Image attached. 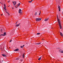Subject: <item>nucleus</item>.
<instances>
[{"label": "nucleus", "mask_w": 63, "mask_h": 63, "mask_svg": "<svg viewBox=\"0 0 63 63\" xmlns=\"http://www.w3.org/2000/svg\"><path fill=\"white\" fill-rule=\"evenodd\" d=\"M57 19L58 20L59 24L60 27V29H61L62 28H61V24H60V20H59V18H58V15H57Z\"/></svg>", "instance_id": "obj_1"}, {"label": "nucleus", "mask_w": 63, "mask_h": 63, "mask_svg": "<svg viewBox=\"0 0 63 63\" xmlns=\"http://www.w3.org/2000/svg\"><path fill=\"white\" fill-rule=\"evenodd\" d=\"M41 20V19L40 18H36V21H39Z\"/></svg>", "instance_id": "obj_2"}, {"label": "nucleus", "mask_w": 63, "mask_h": 63, "mask_svg": "<svg viewBox=\"0 0 63 63\" xmlns=\"http://www.w3.org/2000/svg\"><path fill=\"white\" fill-rule=\"evenodd\" d=\"M12 3H13L14 6H15L16 5V1H13Z\"/></svg>", "instance_id": "obj_3"}, {"label": "nucleus", "mask_w": 63, "mask_h": 63, "mask_svg": "<svg viewBox=\"0 0 63 63\" xmlns=\"http://www.w3.org/2000/svg\"><path fill=\"white\" fill-rule=\"evenodd\" d=\"M18 13L19 14H20L21 13V10L20 9H19V10Z\"/></svg>", "instance_id": "obj_4"}, {"label": "nucleus", "mask_w": 63, "mask_h": 63, "mask_svg": "<svg viewBox=\"0 0 63 63\" xmlns=\"http://www.w3.org/2000/svg\"><path fill=\"white\" fill-rule=\"evenodd\" d=\"M58 8L59 11H60V6H59V5H58Z\"/></svg>", "instance_id": "obj_5"}, {"label": "nucleus", "mask_w": 63, "mask_h": 63, "mask_svg": "<svg viewBox=\"0 0 63 63\" xmlns=\"http://www.w3.org/2000/svg\"><path fill=\"white\" fill-rule=\"evenodd\" d=\"M1 55H2L3 57H6L7 56L6 55L4 54Z\"/></svg>", "instance_id": "obj_6"}, {"label": "nucleus", "mask_w": 63, "mask_h": 63, "mask_svg": "<svg viewBox=\"0 0 63 63\" xmlns=\"http://www.w3.org/2000/svg\"><path fill=\"white\" fill-rule=\"evenodd\" d=\"M18 50H19V49H18V48H17L16 49H15L14 51H18Z\"/></svg>", "instance_id": "obj_7"}, {"label": "nucleus", "mask_w": 63, "mask_h": 63, "mask_svg": "<svg viewBox=\"0 0 63 63\" xmlns=\"http://www.w3.org/2000/svg\"><path fill=\"white\" fill-rule=\"evenodd\" d=\"M48 18H47L46 19H45L44 20L45 21H47V20H48Z\"/></svg>", "instance_id": "obj_8"}, {"label": "nucleus", "mask_w": 63, "mask_h": 63, "mask_svg": "<svg viewBox=\"0 0 63 63\" xmlns=\"http://www.w3.org/2000/svg\"><path fill=\"white\" fill-rule=\"evenodd\" d=\"M60 35H61V36L62 37V36H63V34H62V33H61V32H60Z\"/></svg>", "instance_id": "obj_9"}, {"label": "nucleus", "mask_w": 63, "mask_h": 63, "mask_svg": "<svg viewBox=\"0 0 63 63\" xmlns=\"http://www.w3.org/2000/svg\"><path fill=\"white\" fill-rule=\"evenodd\" d=\"M3 35L4 36H6V35H7V34H6V32H4L3 33Z\"/></svg>", "instance_id": "obj_10"}, {"label": "nucleus", "mask_w": 63, "mask_h": 63, "mask_svg": "<svg viewBox=\"0 0 63 63\" xmlns=\"http://www.w3.org/2000/svg\"><path fill=\"white\" fill-rule=\"evenodd\" d=\"M20 23H19L17 25H16L15 26L16 27H18V26H19V25Z\"/></svg>", "instance_id": "obj_11"}, {"label": "nucleus", "mask_w": 63, "mask_h": 63, "mask_svg": "<svg viewBox=\"0 0 63 63\" xmlns=\"http://www.w3.org/2000/svg\"><path fill=\"white\" fill-rule=\"evenodd\" d=\"M59 51H60L61 53H63V51H61V50H59Z\"/></svg>", "instance_id": "obj_12"}, {"label": "nucleus", "mask_w": 63, "mask_h": 63, "mask_svg": "<svg viewBox=\"0 0 63 63\" xmlns=\"http://www.w3.org/2000/svg\"><path fill=\"white\" fill-rule=\"evenodd\" d=\"M5 12L6 13H7V14H8V16H10V14H9V13H8V12L5 11Z\"/></svg>", "instance_id": "obj_13"}, {"label": "nucleus", "mask_w": 63, "mask_h": 63, "mask_svg": "<svg viewBox=\"0 0 63 63\" xmlns=\"http://www.w3.org/2000/svg\"><path fill=\"white\" fill-rule=\"evenodd\" d=\"M41 44V43H38L35 44V45H39Z\"/></svg>", "instance_id": "obj_14"}, {"label": "nucleus", "mask_w": 63, "mask_h": 63, "mask_svg": "<svg viewBox=\"0 0 63 63\" xmlns=\"http://www.w3.org/2000/svg\"><path fill=\"white\" fill-rule=\"evenodd\" d=\"M20 5V3H19L17 5L18 6H17V7H18V6H19Z\"/></svg>", "instance_id": "obj_15"}, {"label": "nucleus", "mask_w": 63, "mask_h": 63, "mask_svg": "<svg viewBox=\"0 0 63 63\" xmlns=\"http://www.w3.org/2000/svg\"><path fill=\"white\" fill-rule=\"evenodd\" d=\"M32 1L33 0H32L31 1H29V3H31V2H32Z\"/></svg>", "instance_id": "obj_16"}, {"label": "nucleus", "mask_w": 63, "mask_h": 63, "mask_svg": "<svg viewBox=\"0 0 63 63\" xmlns=\"http://www.w3.org/2000/svg\"><path fill=\"white\" fill-rule=\"evenodd\" d=\"M24 53L23 55V58H24Z\"/></svg>", "instance_id": "obj_17"}, {"label": "nucleus", "mask_w": 63, "mask_h": 63, "mask_svg": "<svg viewBox=\"0 0 63 63\" xmlns=\"http://www.w3.org/2000/svg\"><path fill=\"white\" fill-rule=\"evenodd\" d=\"M41 59V57H40L38 59V60H40Z\"/></svg>", "instance_id": "obj_18"}, {"label": "nucleus", "mask_w": 63, "mask_h": 63, "mask_svg": "<svg viewBox=\"0 0 63 63\" xmlns=\"http://www.w3.org/2000/svg\"><path fill=\"white\" fill-rule=\"evenodd\" d=\"M37 12H35L34 14L35 16H36V15H37Z\"/></svg>", "instance_id": "obj_19"}, {"label": "nucleus", "mask_w": 63, "mask_h": 63, "mask_svg": "<svg viewBox=\"0 0 63 63\" xmlns=\"http://www.w3.org/2000/svg\"><path fill=\"white\" fill-rule=\"evenodd\" d=\"M4 7H5V8H6V5L5 4H4Z\"/></svg>", "instance_id": "obj_20"}, {"label": "nucleus", "mask_w": 63, "mask_h": 63, "mask_svg": "<svg viewBox=\"0 0 63 63\" xmlns=\"http://www.w3.org/2000/svg\"><path fill=\"white\" fill-rule=\"evenodd\" d=\"M40 34V33H37L36 34L37 35H39V34Z\"/></svg>", "instance_id": "obj_21"}, {"label": "nucleus", "mask_w": 63, "mask_h": 63, "mask_svg": "<svg viewBox=\"0 0 63 63\" xmlns=\"http://www.w3.org/2000/svg\"><path fill=\"white\" fill-rule=\"evenodd\" d=\"M12 41V40H11L10 41H9L10 43H11V41Z\"/></svg>", "instance_id": "obj_22"}, {"label": "nucleus", "mask_w": 63, "mask_h": 63, "mask_svg": "<svg viewBox=\"0 0 63 63\" xmlns=\"http://www.w3.org/2000/svg\"><path fill=\"white\" fill-rule=\"evenodd\" d=\"M3 34H1V36H4V35Z\"/></svg>", "instance_id": "obj_23"}, {"label": "nucleus", "mask_w": 63, "mask_h": 63, "mask_svg": "<svg viewBox=\"0 0 63 63\" xmlns=\"http://www.w3.org/2000/svg\"><path fill=\"white\" fill-rule=\"evenodd\" d=\"M23 47L22 46H21V48H23Z\"/></svg>", "instance_id": "obj_24"}, {"label": "nucleus", "mask_w": 63, "mask_h": 63, "mask_svg": "<svg viewBox=\"0 0 63 63\" xmlns=\"http://www.w3.org/2000/svg\"><path fill=\"white\" fill-rule=\"evenodd\" d=\"M16 60H19V58H17L16 59Z\"/></svg>", "instance_id": "obj_25"}, {"label": "nucleus", "mask_w": 63, "mask_h": 63, "mask_svg": "<svg viewBox=\"0 0 63 63\" xmlns=\"http://www.w3.org/2000/svg\"><path fill=\"white\" fill-rule=\"evenodd\" d=\"M10 1L9 0V1H7V2L8 3H9V2H10Z\"/></svg>", "instance_id": "obj_26"}, {"label": "nucleus", "mask_w": 63, "mask_h": 63, "mask_svg": "<svg viewBox=\"0 0 63 63\" xmlns=\"http://www.w3.org/2000/svg\"><path fill=\"white\" fill-rule=\"evenodd\" d=\"M24 45H23L22 46V47H24Z\"/></svg>", "instance_id": "obj_27"}, {"label": "nucleus", "mask_w": 63, "mask_h": 63, "mask_svg": "<svg viewBox=\"0 0 63 63\" xmlns=\"http://www.w3.org/2000/svg\"><path fill=\"white\" fill-rule=\"evenodd\" d=\"M20 60V61H22V60Z\"/></svg>", "instance_id": "obj_28"}, {"label": "nucleus", "mask_w": 63, "mask_h": 63, "mask_svg": "<svg viewBox=\"0 0 63 63\" xmlns=\"http://www.w3.org/2000/svg\"><path fill=\"white\" fill-rule=\"evenodd\" d=\"M5 11H6H6H7V10H6V9H5Z\"/></svg>", "instance_id": "obj_29"}, {"label": "nucleus", "mask_w": 63, "mask_h": 63, "mask_svg": "<svg viewBox=\"0 0 63 63\" xmlns=\"http://www.w3.org/2000/svg\"><path fill=\"white\" fill-rule=\"evenodd\" d=\"M5 8H5V7H4V8H3V9H5Z\"/></svg>", "instance_id": "obj_30"}, {"label": "nucleus", "mask_w": 63, "mask_h": 63, "mask_svg": "<svg viewBox=\"0 0 63 63\" xmlns=\"http://www.w3.org/2000/svg\"><path fill=\"white\" fill-rule=\"evenodd\" d=\"M40 14H41L40 12V13H39V15H40Z\"/></svg>", "instance_id": "obj_31"}, {"label": "nucleus", "mask_w": 63, "mask_h": 63, "mask_svg": "<svg viewBox=\"0 0 63 63\" xmlns=\"http://www.w3.org/2000/svg\"><path fill=\"white\" fill-rule=\"evenodd\" d=\"M17 23V22H16V23Z\"/></svg>", "instance_id": "obj_32"}, {"label": "nucleus", "mask_w": 63, "mask_h": 63, "mask_svg": "<svg viewBox=\"0 0 63 63\" xmlns=\"http://www.w3.org/2000/svg\"><path fill=\"white\" fill-rule=\"evenodd\" d=\"M62 15H63V13H62Z\"/></svg>", "instance_id": "obj_33"}, {"label": "nucleus", "mask_w": 63, "mask_h": 63, "mask_svg": "<svg viewBox=\"0 0 63 63\" xmlns=\"http://www.w3.org/2000/svg\"><path fill=\"white\" fill-rule=\"evenodd\" d=\"M10 7V6H8V7Z\"/></svg>", "instance_id": "obj_34"}, {"label": "nucleus", "mask_w": 63, "mask_h": 63, "mask_svg": "<svg viewBox=\"0 0 63 63\" xmlns=\"http://www.w3.org/2000/svg\"><path fill=\"white\" fill-rule=\"evenodd\" d=\"M1 16H3V15L1 14Z\"/></svg>", "instance_id": "obj_35"}, {"label": "nucleus", "mask_w": 63, "mask_h": 63, "mask_svg": "<svg viewBox=\"0 0 63 63\" xmlns=\"http://www.w3.org/2000/svg\"><path fill=\"white\" fill-rule=\"evenodd\" d=\"M12 9H14V8H13V7L12 8Z\"/></svg>", "instance_id": "obj_36"}, {"label": "nucleus", "mask_w": 63, "mask_h": 63, "mask_svg": "<svg viewBox=\"0 0 63 63\" xmlns=\"http://www.w3.org/2000/svg\"><path fill=\"white\" fill-rule=\"evenodd\" d=\"M4 11H5V9H4Z\"/></svg>", "instance_id": "obj_37"}, {"label": "nucleus", "mask_w": 63, "mask_h": 63, "mask_svg": "<svg viewBox=\"0 0 63 63\" xmlns=\"http://www.w3.org/2000/svg\"><path fill=\"white\" fill-rule=\"evenodd\" d=\"M9 48H11L10 47H9Z\"/></svg>", "instance_id": "obj_38"}, {"label": "nucleus", "mask_w": 63, "mask_h": 63, "mask_svg": "<svg viewBox=\"0 0 63 63\" xmlns=\"http://www.w3.org/2000/svg\"><path fill=\"white\" fill-rule=\"evenodd\" d=\"M15 8H16V6H15Z\"/></svg>", "instance_id": "obj_39"}, {"label": "nucleus", "mask_w": 63, "mask_h": 63, "mask_svg": "<svg viewBox=\"0 0 63 63\" xmlns=\"http://www.w3.org/2000/svg\"><path fill=\"white\" fill-rule=\"evenodd\" d=\"M0 3H1V2H0Z\"/></svg>", "instance_id": "obj_40"}, {"label": "nucleus", "mask_w": 63, "mask_h": 63, "mask_svg": "<svg viewBox=\"0 0 63 63\" xmlns=\"http://www.w3.org/2000/svg\"><path fill=\"white\" fill-rule=\"evenodd\" d=\"M1 31H2V30H1Z\"/></svg>", "instance_id": "obj_41"}, {"label": "nucleus", "mask_w": 63, "mask_h": 63, "mask_svg": "<svg viewBox=\"0 0 63 63\" xmlns=\"http://www.w3.org/2000/svg\"><path fill=\"white\" fill-rule=\"evenodd\" d=\"M3 61H2V62H3Z\"/></svg>", "instance_id": "obj_42"}, {"label": "nucleus", "mask_w": 63, "mask_h": 63, "mask_svg": "<svg viewBox=\"0 0 63 63\" xmlns=\"http://www.w3.org/2000/svg\"><path fill=\"white\" fill-rule=\"evenodd\" d=\"M1 4H2L1 3Z\"/></svg>", "instance_id": "obj_43"}]
</instances>
